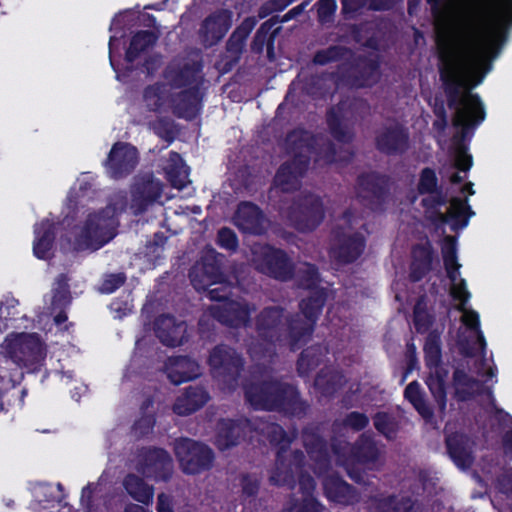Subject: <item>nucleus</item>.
<instances>
[{"label":"nucleus","instance_id":"nucleus-1","mask_svg":"<svg viewBox=\"0 0 512 512\" xmlns=\"http://www.w3.org/2000/svg\"><path fill=\"white\" fill-rule=\"evenodd\" d=\"M439 78L448 108L455 110L453 126L460 128V140L472 136L486 117L485 107L473 90L478 84L467 72V60L451 41H439Z\"/></svg>","mask_w":512,"mask_h":512},{"label":"nucleus","instance_id":"nucleus-2","mask_svg":"<svg viewBox=\"0 0 512 512\" xmlns=\"http://www.w3.org/2000/svg\"><path fill=\"white\" fill-rule=\"evenodd\" d=\"M439 78L448 108L455 110L453 126L460 128V140L472 136L486 117L485 107L473 90L478 84L467 72V60L451 41H439Z\"/></svg>","mask_w":512,"mask_h":512},{"label":"nucleus","instance_id":"nucleus-3","mask_svg":"<svg viewBox=\"0 0 512 512\" xmlns=\"http://www.w3.org/2000/svg\"><path fill=\"white\" fill-rule=\"evenodd\" d=\"M327 292L324 288L311 291L299 302V313H288L282 307H267L258 313V353L260 340L275 345L287 344L292 351L302 348L312 337L323 313Z\"/></svg>","mask_w":512,"mask_h":512},{"label":"nucleus","instance_id":"nucleus-4","mask_svg":"<svg viewBox=\"0 0 512 512\" xmlns=\"http://www.w3.org/2000/svg\"><path fill=\"white\" fill-rule=\"evenodd\" d=\"M209 364L213 374L230 390L241 386L245 400L252 408L256 407V375L249 369H244V359L235 349L227 345H217L209 356Z\"/></svg>","mask_w":512,"mask_h":512},{"label":"nucleus","instance_id":"nucleus-5","mask_svg":"<svg viewBox=\"0 0 512 512\" xmlns=\"http://www.w3.org/2000/svg\"><path fill=\"white\" fill-rule=\"evenodd\" d=\"M259 409L301 419L306 416L309 404L301 398L297 386L270 379L258 382V411Z\"/></svg>","mask_w":512,"mask_h":512},{"label":"nucleus","instance_id":"nucleus-6","mask_svg":"<svg viewBox=\"0 0 512 512\" xmlns=\"http://www.w3.org/2000/svg\"><path fill=\"white\" fill-rule=\"evenodd\" d=\"M172 448L180 470L186 475H199L214 466L215 452L204 442L179 437L174 439Z\"/></svg>","mask_w":512,"mask_h":512},{"label":"nucleus","instance_id":"nucleus-7","mask_svg":"<svg viewBox=\"0 0 512 512\" xmlns=\"http://www.w3.org/2000/svg\"><path fill=\"white\" fill-rule=\"evenodd\" d=\"M505 33L498 28H491L484 45L472 44L460 49V54L467 60V72L479 85L492 69V59L499 53Z\"/></svg>","mask_w":512,"mask_h":512},{"label":"nucleus","instance_id":"nucleus-8","mask_svg":"<svg viewBox=\"0 0 512 512\" xmlns=\"http://www.w3.org/2000/svg\"><path fill=\"white\" fill-rule=\"evenodd\" d=\"M392 178L377 171L363 172L356 178V196L366 209L381 213L386 210L391 197Z\"/></svg>","mask_w":512,"mask_h":512},{"label":"nucleus","instance_id":"nucleus-9","mask_svg":"<svg viewBox=\"0 0 512 512\" xmlns=\"http://www.w3.org/2000/svg\"><path fill=\"white\" fill-rule=\"evenodd\" d=\"M288 222L298 232H313L319 228L325 217L321 196L308 192L294 196L291 205L284 212Z\"/></svg>","mask_w":512,"mask_h":512},{"label":"nucleus","instance_id":"nucleus-10","mask_svg":"<svg viewBox=\"0 0 512 512\" xmlns=\"http://www.w3.org/2000/svg\"><path fill=\"white\" fill-rule=\"evenodd\" d=\"M163 184L156 180L150 173L135 176L131 186L130 209L135 216L145 214L149 209L155 208L156 215L152 219L155 224H162L164 221V208L162 204L157 205L161 197Z\"/></svg>","mask_w":512,"mask_h":512},{"label":"nucleus","instance_id":"nucleus-11","mask_svg":"<svg viewBox=\"0 0 512 512\" xmlns=\"http://www.w3.org/2000/svg\"><path fill=\"white\" fill-rule=\"evenodd\" d=\"M118 226V218L108 217L102 211L89 214L76 239L75 249L101 248L117 235Z\"/></svg>","mask_w":512,"mask_h":512},{"label":"nucleus","instance_id":"nucleus-12","mask_svg":"<svg viewBox=\"0 0 512 512\" xmlns=\"http://www.w3.org/2000/svg\"><path fill=\"white\" fill-rule=\"evenodd\" d=\"M136 471L144 478L167 482L174 472V462L164 448L142 447L136 455Z\"/></svg>","mask_w":512,"mask_h":512},{"label":"nucleus","instance_id":"nucleus-13","mask_svg":"<svg viewBox=\"0 0 512 512\" xmlns=\"http://www.w3.org/2000/svg\"><path fill=\"white\" fill-rule=\"evenodd\" d=\"M366 244V238L361 233L349 234L343 227H336L331 232L328 255L336 265L346 266L363 255Z\"/></svg>","mask_w":512,"mask_h":512},{"label":"nucleus","instance_id":"nucleus-14","mask_svg":"<svg viewBox=\"0 0 512 512\" xmlns=\"http://www.w3.org/2000/svg\"><path fill=\"white\" fill-rule=\"evenodd\" d=\"M4 345L7 356L18 366L30 367L46 356L44 343L34 333L12 335L6 338Z\"/></svg>","mask_w":512,"mask_h":512},{"label":"nucleus","instance_id":"nucleus-15","mask_svg":"<svg viewBox=\"0 0 512 512\" xmlns=\"http://www.w3.org/2000/svg\"><path fill=\"white\" fill-rule=\"evenodd\" d=\"M267 433L270 444L277 447L275 468L270 475V483L294 489L297 485V480L294 478L291 469L282 471V466H284V456L290 449L292 440L288 436L287 431L279 424H271L268 426Z\"/></svg>","mask_w":512,"mask_h":512},{"label":"nucleus","instance_id":"nucleus-16","mask_svg":"<svg viewBox=\"0 0 512 512\" xmlns=\"http://www.w3.org/2000/svg\"><path fill=\"white\" fill-rule=\"evenodd\" d=\"M220 256L215 250L208 249L204 252L200 261L191 267L189 278L197 291L206 290L225 280V276L221 271Z\"/></svg>","mask_w":512,"mask_h":512},{"label":"nucleus","instance_id":"nucleus-17","mask_svg":"<svg viewBox=\"0 0 512 512\" xmlns=\"http://www.w3.org/2000/svg\"><path fill=\"white\" fill-rule=\"evenodd\" d=\"M380 62L377 57L357 55L349 62L342 78L351 87H372L379 79Z\"/></svg>","mask_w":512,"mask_h":512},{"label":"nucleus","instance_id":"nucleus-18","mask_svg":"<svg viewBox=\"0 0 512 512\" xmlns=\"http://www.w3.org/2000/svg\"><path fill=\"white\" fill-rule=\"evenodd\" d=\"M258 271L265 272L274 280L289 282L294 279L295 264L281 248L267 246L258 263Z\"/></svg>","mask_w":512,"mask_h":512},{"label":"nucleus","instance_id":"nucleus-19","mask_svg":"<svg viewBox=\"0 0 512 512\" xmlns=\"http://www.w3.org/2000/svg\"><path fill=\"white\" fill-rule=\"evenodd\" d=\"M375 149L386 156H401L410 147L409 131L397 123L383 127L374 138Z\"/></svg>","mask_w":512,"mask_h":512},{"label":"nucleus","instance_id":"nucleus-20","mask_svg":"<svg viewBox=\"0 0 512 512\" xmlns=\"http://www.w3.org/2000/svg\"><path fill=\"white\" fill-rule=\"evenodd\" d=\"M138 163V151L129 143L116 142L106 161L111 177L119 179L132 173Z\"/></svg>","mask_w":512,"mask_h":512},{"label":"nucleus","instance_id":"nucleus-21","mask_svg":"<svg viewBox=\"0 0 512 512\" xmlns=\"http://www.w3.org/2000/svg\"><path fill=\"white\" fill-rule=\"evenodd\" d=\"M200 71L201 56L198 52H194L183 62L173 61L170 63L164 76L171 86L180 88L197 82Z\"/></svg>","mask_w":512,"mask_h":512},{"label":"nucleus","instance_id":"nucleus-22","mask_svg":"<svg viewBox=\"0 0 512 512\" xmlns=\"http://www.w3.org/2000/svg\"><path fill=\"white\" fill-rule=\"evenodd\" d=\"M251 431L252 423L249 419H222L217 424L215 444L219 450H227L238 445Z\"/></svg>","mask_w":512,"mask_h":512},{"label":"nucleus","instance_id":"nucleus-23","mask_svg":"<svg viewBox=\"0 0 512 512\" xmlns=\"http://www.w3.org/2000/svg\"><path fill=\"white\" fill-rule=\"evenodd\" d=\"M154 332L162 344L176 347L187 341V324L172 315H160L154 321Z\"/></svg>","mask_w":512,"mask_h":512},{"label":"nucleus","instance_id":"nucleus-24","mask_svg":"<svg viewBox=\"0 0 512 512\" xmlns=\"http://www.w3.org/2000/svg\"><path fill=\"white\" fill-rule=\"evenodd\" d=\"M322 488L325 498L330 502L344 506L359 502L358 491L338 474L327 475L322 480Z\"/></svg>","mask_w":512,"mask_h":512},{"label":"nucleus","instance_id":"nucleus-25","mask_svg":"<svg viewBox=\"0 0 512 512\" xmlns=\"http://www.w3.org/2000/svg\"><path fill=\"white\" fill-rule=\"evenodd\" d=\"M301 157L292 158L283 162L277 169L274 176V184L282 191L289 192L297 190L300 186V179L308 171L307 158L300 160Z\"/></svg>","mask_w":512,"mask_h":512},{"label":"nucleus","instance_id":"nucleus-26","mask_svg":"<svg viewBox=\"0 0 512 512\" xmlns=\"http://www.w3.org/2000/svg\"><path fill=\"white\" fill-rule=\"evenodd\" d=\"M445 443L448 456L457 468L466 470L472 467L475 458L469 436L462 432H452L446 436Z\"/></svg>","mask_w":512,"mask_h":512},{"label":"nucleus","instance_id":"nucleus-27","mask_svg":"<svg viewBox=\"0 0 512 512\" xmlns=\"http://www.w3.org/2000/svg\"><path fill=\"white\" fill-rule=\"evenodd\" d=\"M411 264L409 279L413 283L423 280V278L432 270V264L435 259V251L429 240L425 243L413 245L411 251Z\"/></svg>","mask_w":512,"mask_h":512},{"label":"nucleus","instance_id":"nucleus-28","mask_svg":"<svg viewBox=\"0 0 512 512\" xmlns=\"http://www.w3.org/2000/svg\"><path fill=\"white\" fill-rule=\"evenodd\" d=\"M209 311L213 319L229 327L245 326L249 321L247 307L239 302L226 301L221 305H212Z\"/></svg>","mask_w":512,"mask_h":512},{"label":"nucleus","instance_id":"nucleus-29","mask_svg":"<svg viewBox=\"0 0 512 512\" xmlns=\"http://www.w3.org/2000/svg\"><path fill=\"white\" fill-rule=\"evenodd\" d=\"M317 140L313 133L297 128L290 131L286 136V146L293 158L304 160L307 158V165H310L311 157L316 151Z\"/></svg>","mask_w":512,"mask_h":512},{"label":"nucleus","instance_id":"nucleus-30","mask_svg":"<svg viewBox=\"0 0 512 512\" xmlns=\"http://www.w3.org/2000/svg\"><path fill=\"white\" fill-rule=\"evenodd\" d=\"M230 26L229 16L226 11L208 16L201 25L199 36L205 47H211L218 43L226 34Z\"/></svg>","mask_w":512,"mask_h":512},{"label":"nucleus","instance_id":"nucleus-31","mask_svg":"<svg viewBox=\"0 0 512 512\" xmlns=\"http://www.w3.org/2000/svg\"><path fill=\"white\" fill-rule=\"evenodd\" d=\"M202 96L197 86L173 95L171 101L174 114L188 120L195 118L200 110Z\"/></svg>","mask_w":512,"mask_h":512},{"label":"nucleus","instance_id":"nucleus-32","mask_svg":"<svg viewBox=\"0 0 512 512\" xmlns=\"http://www.w3.org/2000/svg\"><path fill=\"white\" fill-rule=\"evenodd\" d=\"M165 371L168 379L175 385L194 379L200 374L198 363L187 356L168 358Z\"/></svg>","mask_w":512,"mask_h":512},{"label":"nucleus","instance_id":"nucleus-33","mask_svg":"<svg viewBox=\"0 0 512 512\" xmlns=\"http://www.w3.org/2000/svg\"><path fill=\"white\" fill-rule=\"evenodd\" d=\"M379 454L375 439L367 433L360 434L349 449L350 463H359L360 465L376 463Z\"/></svg>","mask_w":512,"mask_h":512},{"label":"nucleus","instance_id":"nucleus-34","mask_svg":"<svg viewBox=\"0 0 512 512\" xmlns=\"http://www.w3.org/2000/svg\"><path fill=\"white\" fill-rule=\"evenodd\" d=\"M209 399L208 392L201 386H189L179 396L174 405L173 411L181 416L189 415L200 409Z\"/></svg>","mask_w":512,"mask_h":512},{"label":"nucleus","instance_id":"nucleus-35","mask_svg":"<svg viewBox=\"0 0 512 512\" xmlns=\"http://www.w3.org/2000/svg\"><path fill=\"white\" fill-rule=\"evenodd\" d=\"M475 212L469 205L467 198L461 199L455 196L450 200V209L447 214H440L443 223H450V229L456 231L468 226L469 220Z\"/></svg>","mask_w":512,"mask_h":512},{"label":"nucleus","instance_id":"nucleus-36","mask_svg":"<svg viewBox=\"0 0 512 512\" xmlns=\"http://www.w3.org/2000/svg\"><path fill=\"white\" fill-rule=\"evenodd\" d=\"M346 385V375L337 369L320 370L315 378V387L325 397H333Z\"/></svg>","mask_w":512,"mask_h":512},{"label":"nucleus","instance_id":"nucleus-37","mask_svg":"<svg viewBox=\"0 0 512 512\" xmlns=\"http://www.w3.org/2000/svg\"><path fill=\"white\" fill-rule=\"evenodd\" d=\"M303 445L309 457L316 461L320 467H328L329 453L327 442L316 432L303 431Z\"/></svg>","mask_w":512,"mask_h":512},{"label":"nucleus","instance_id":"nucleus-38","mask_svg":"<svg viewBox=\"0 0 512 512\" xmlns=\"http://www.w3.org/2000/svg\"><path fill=\"white\" fill-rule=\"evenodd\" d=\"M404 399L412 404L420 417L430 422L434 416L433 410L425 400V394L418 380H413L406 386L403 392Z\"/></svg>","mask_w":512,"mask_h":512},{"label":"nucleus","instance_id":"nucleus-39","mask_svg":"<svg viewBox=\"0 0 512 512\" xmlns=\"http://www.w3.org/2000/svg\"><path fill=\"white\" fill-rule=\"evenodd\" d=\"M166 176L170 184L177 188L182 189L190 183L189 169L183 162L182 158L177 153H171L164 168Z\"/></svg>","mask_w":512,"mask_h":512},{"label":"nucleus","instance_id":"nucleus-40","mask_svg":"<svg viewBox=\"0 0 512 512\" xmlns=\"http://www.w3.org/2000/svg\"><path fill=\"white\" fill-rule=\"evenodd\" d=\"M326 124L330 135L338 143H352L354 132L343 124L341 112L335 107H330L326 112Z\"/></svg>","mask_w":512,"mask_h":512},{"label":"nucleus","instance_id":"nucleus-41","mask_svg":"<svg viewBox=\"0 0 512 512\" xmlns=\"http://www.w3.org/2000/svg\"><path fill=\"white\" fill-rule=\"evenodd\" d=\"M159 38L154 31H139L131 39L130 46L126 51L125 59L128 63L134 62L141 53L152 48Z\"/></svg>","mask_w":512,"mask_h":512},{"label":"nucleus","instance_id":"nucleus-42","mask_svg":"<svg viewBox=\"0 0 512 512\" xmlns=\"http://www.w3.org/2000/svg\"><path fill=\"white\" fill-rule=\"evenodd\" d=\"M254 27V19L247 18L242 24L233 32L226 44L225 55L227 57H233V59L240 58V55L244 49V41L250 34Z\"/></svg>","mask_w":512,"mask_h":512},{"label":"nucleus","instance_id":"nucleus-43","mask_svg":"<svg viewBox=\"0 0 512 512\" xmlns=\"http://www.w3.org/2000/svg\"><path fill=\"white\" fill-rule=\"evenodd\" d=\"M123 485L128 494L136 501L147 505L152 500L153 487L146 484L142 477L130 473L125 477Z\"/></svg>","mask_w":512,"mask_h":512},{"label":"nucleus","instance_id":"nucleus-44","mask_svg":"<svg viewBox=\"0 0 512 512\" xmlns=\"http://www.w3.org/2000/svg\"><path fill=\"white\" fill-rule=\"evenodd\" d=\"M234 223L244 233H256V205L248 201L240 202L234 215Z\"/></svg>","mask_w":512,"mask_h":512},{"label":"nucleus","instance_id":"nucleus-45","mask_svg":"<svg viewBox=\"0 0 512 512\" xmlns=\"http://www.w3.org/2000/svg\"><path fill=\"white\" fill-rule=\"evenodd\" d=\"M294 277L298 288L310 290V292L321 289L319 287L321 276L315 264L304 263L303 266L294 269Z\"/></svg>","mask_w":512,"mask_h":512},{"label":"nucleus","instance_id":"nucleus-46","mask_svg":"<svg viewBox=\"0 0 512 512\" xmlns=\"http://www.w3.org/2000/svg\"><path fill=\"white\" fill-rule=\"evenodd\" d=\"M354 52L352 49L341 45H330L325 49L317 50L312 62L318 66H326L328 63H337V61L352 57Z\"/></svg>","mask_w":512,"mask_h":512},{"label":"nucleus","instance_id":"nucleus-47","mask_svg":"<svg viewBox=\"0 0 512 512\" xmlns=\"http://www.w3.org/2000/svg\"><path fill=\"white\" fill-rule=\"evenodd\" d=\"M374 428L388 441H394L399 433L398 419L388 412H376L372 416Z\"/></svg>","mask_w":512,"mask_h":512},{"label":"nucleus","instance_id":"nucleus-48","mask_svg":"<svg viewBox=\"0 0 512 512\" xmlns=\"http://www.w3.org/2000/svg\"><path fill=\"white\" fill-rule=\"evenodd\" d=\"M37 234L38 239L34 245V253L38 258H48L55 239L54 224L49 221L43 222Z\"/></svg>","mask_w":512,"mask_h":512},{"label":"nucleus","instance_id":"nucleus-49","mask_svg":"<svg viewBox=\"0 0 512 512\" xmlns=\"http://www.w3.org/2000/svg\"><path fill=\"white\" fill-rule=\"evenodd\" d=\"M324 75L313 74L302 80V93L314 100H321L327 94Z\"/></svg>","mask_w":512,"mask_h":512},{"label":"nucleus","instance_id":"nucleus-50","mask_svg":"<svg viewBox=\"0 0 512 512\" xmlns=\"http://www.w3.org/2000/svg\"><path fill=\"white\" fill-rule=\"evenodd\" d=\"M424 364L432 370L442 364V349L439 337L429 335L424 342Z\"/></svg>","mask_w":512,"mask_h":512},{"label":"nucleus","instance_id":"nucleus-51","mask_svg":"<svg viewBox=\"0 0 512 512\" xmlns=\"http://www.w3.org/2000/svg\"><path fill=\"white\" fill-rule=\"evenodd\" d=\"M452 378L454 385L461 388L458 393L463 394V399L471 397L474 387L479 385L477 378L469 375L464 369L456 368L453 371Z\"/></svg>","mask_w":512,"mask_h":512},{"label":"nucleus","instance_id":"nucleus-52","mask_svg":"<svg viewBox=\"0 0 512 512\" xmlns=\"http://www.w3.org/2000/svg\"><path fill=\"white\" fill-rule=\"evenodd\" d=\"M425 384L441 409L447 406V384L440 376L428 375Z\"/></svg>","mask_w":512,"mask_h":512},{"label":"nucleus","instance_id":"nucleus-53","mask_svg":"<svg viewBox=\"0 0 512 512\" xmlns=\"http://www.w3.org/2000/svg\"><path fill=\"white\" fill-rule=\"evenodd\" d=\"M442 188L439 186L438 177L431 167H424L419 176L417 190L420 194L433 193Z\"/></svg>","mask_w":512,"mask_h":512},{"label":"nucleus","instance_id":"nucleus-54","mask_svg":"<svg viewBox=\"0 0 512 512\" xmlns=\"http://www.w3.org/2000/svg\"><path fill=\"white\" fill-rule=\"evenodd\" d=\"M433 318L419 300L413 309V324L419 334H425L432 326Z\"/></svg>","mask_w":512,"mask_h":512},{"label":"nucleus","instance_id":"nucleus-55","mask_svg":"<svg viewBox=\"0 0 512 512\" xmlns=\"http://www.w3.org/2000/svg\"><path fill=\"white\" fill-rule=\"evenodd\" d=\"M71 301V293L69 291L68 277L66 274H61L57 279V288L52 299V305L56 308L62 309Z\"/></svg>","mask_w":512,"mask_h":512},{"label":"nucleus","instance_id":"nucleus-56","mask_svg":"<svg viewBox=\"0 0 512 512\" xmlns=\"http://www.w3.org/2000/svg\"><path fill=\"white\" fill-rule=\"evenodd\" d=\"M320 363L312 347L304 348L297 359L296 369L299 374H306L314 370Z\"/></svg>","mask_w":512,"mask_h":512},{"label":"nucleus","instance_id":"nucleus-57","mask_svg":"<svg viewBox=\"0 0 512 512\" xmlns=\"http://www.w3.org/2000/svg\"><path fill=\"white\" fill-rule=\"evenodd\" d=\"M450 296L458 302L456 310L464 312L471 297V293L467 289L466 280L460 279L459 282L452 283L450 287Z\"/></svg>","mask_w":512,"mask_h":512},{"label":"nucleus","instance_id":"nucleus-58","mask_svg":"<svg viewBox=\"0 0 512 512\" xmlns=\"http://www.w3.org/2000/svg\"><path fill=\"white\" fill-rule=\"evenodd\" d=\"M371 503L374 512H399L401 510V505L396 495L386 497L381 495L372 496Z\"/></svg>","mask_w":512,"mask_h":512},{"label":"nucleus","instance_id":"nucleus-59","mask_svg":"<svg viewBox=\"0 0 512 512\" xmlns=\"http://www.w3.org/2000/svg\"><path fill=\"white\" fill-rule=\"evenodd\" d=\"M127 204L128 201L126 193L123 191L116 192L109 198L107 206L101 211L108 217L117 218L120 213L125 211Z\"/></svg>","mask_w":512,"mask_h":512},{"label":"nucleus","instance_id":"nucleus-60","mask_svg":"<svg viewBox=\"0 0 512 512\" xmlns=\"http://www.w3.org/2000/svg\"><path fill=\"white\" fill-rule=\"evenodd\" d=\"M255 183V177L252 168L248 166L240 167L235 176L234 185L236 190L251 191Z\"/></svg>","mask_w":512,"mask_h":512},{"label":"nucleus","instance_id":"nucleus-61","mask_svg":"<svg viewBox=\"0 0 512 512\" xmlns=\"http://www.w3.org/2000/svg\"><path fill=\"white\" fill-rule=\"evenodd\" d=\"M150 126L157 135L168 142H171L175 137V128L171 119L159 118L150 122Z\"/></svg>","mask_w":512,"mask_h":512},{"label":"nucleus","instance_id":"nucleus-62","mask_svg":"<svg viewBox=\"0 0 512 512\" xmlns=\"http://www.w3.org/2000/svg\"><path fill=\"white\" fill-rule=\"evenodd\" d=\"M442 256L444 266L458 264L457 260V242L453 236H446L442 245Z\"/></svg>","mask_w":512,"mask_h":512},{"label":"nucleus","instance_id":"nucleus-63","mask_svg":"<svg viewBox=\"0 0 512 512\" xmlns=\"http://www.w3.org/2000/svg\"><path fill=\"white\" fill-rule=\"evenodd\" d=\"M304 463L305 455L302 450L296 449L291 452L288 451L284 456V466H282V471L291 469L295 479V470L303 468Z\"/></svg>","mask_w":512,"mask_h":512},{"label":"nucleus","instance_id":"nucleus-64","mask_svg":"<svg viewBox=\"0 0 512 512\" xmlns=\"http://www.w3.org/2000/svg\"><path fill=\"white\" fill-rule=\"evenodd\" d=\"M370 423L369 417L360 412H350L343 419V425L354 431L364 430Z\"/></svg>","mask_w":512,"mask_h":512}]
</instances>
